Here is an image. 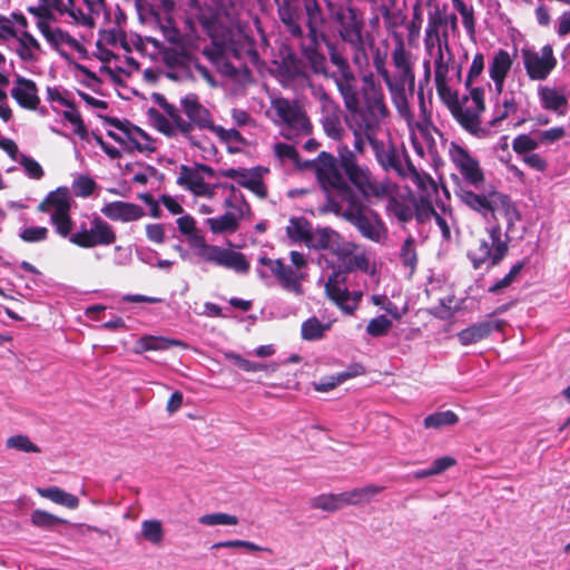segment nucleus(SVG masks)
<instances>
[{
  "mask_svg": "<svg viewBox=\"0 0 570 570\" xmlns=\"http://www.w3.org/2000/svg\"><path fill=\"white\" fill-rule=\"evenodd\" d=\"M318 184L326 194L325 212L341 216L371 242L380 244L387 238V229L380 216L365 207L363 200L336 171L334 160L328 155L322 156Z\"/></svg>",
  "mask_w": 570,
  "mask_h": 570,
  "instance_id": "1",
  "label": "nucleus"
},
{
  "mask_svg": "<svg viewBox=\"0 0 570 570\" xmlns=\"http://www.w3.org/2000/svg\"><path fill=\"white\" fill-rule=\"evenodd\" d=\"M495 210L500 208L507 219V232L502 233L500 224L495 223L487 227L488 238H481L476 247L468 250V258L474 269H480L485 266L490 269L499 265L509 252V236L515 222L520 220L521 215L512 202L511 197L507 194L498 191L494 194Z\"/></svg>",
  "mask_w": 570,
  "mask_h": 570,
  "instance_id": "2",
  "label": "nucleus"
},
{
  "mask_svg": "<svg viewBox=\"0 0 570 570\" xmlns=\"http://www.w3.org/2000/svg\"><path fill=\"white\" fill-rule=\"evenodd\" d=\"M323 155H328L333 158L336 171L362 200L383 198L387 195L389 186L385 183L377 181L373 177L370 168L358 163L354 150H351L348 146L342 144L337 146V158L331 153L321 151L318 156L309 163L317 180Z\"/></svg>",
  "mask_w": 570,
  "mask_h": 570,
  "instance_id": "3",
  "label": "nucleus"
},
{
  "mask_svg": "<svg viewBox=\"0 0 570 570\" xmlns=\"http://www.w3.org/2000/svg\"><path fill=\"white\" fill-rule=\"evenodd\" d=\"M362 97L364 105L360 102L348 111L346 124L352 130L353 136L364 135L368 144L379 140L377 132L381 129L383 119L387 116L389 110L385 105L382 87L373 78V75L363 76Z\"/></svg>",
  "mask_w": 570,
  "mask_h": 570,
  "instance_id": "4",
  "label": "nucleus"
},
{
  "mask_svg": "<svg viewBox=\"0 0 570 570\" xmlns=\"http://www.w3.org/2000/svg\"><path fill=\"white\" fill-rule=\"evenodd\" d=\"M303 17L299 21L301 35L292 33L291 27L282 22L286 31L296 39L304 36V26L307 28V45L301 46V51L305 60L308 62L314 73L327 76V60L323 52L320 51V45L325 43L326 35L321 31L326 22V18L322 8L317 11L311 7H303Z\"/></svg>",
  "mask_w": 570,
  "mask_h": 570,
  "instance_id": "5",
  "label": "nucleus"
},
{
  "mask_svg": "<svg viewBox=\"0 0 570 570\" xmlns=\"http://www.w3.org/2000/svg\"><path fill=\"white\" fill-rule=\"evenodd\" d=\"M326 11L338 38L350 46L354 60L365 56V19L363 12L352 4L334 6L326 1Z\"/></svg>",
  "mask_w": 570,
  "mask_h": 570,
  "instance_id": "6",
  "label": "nucleus"
},
{
  "mask_svg": "<svg viewBox=\"0 0 570 570\" xmlns=\"http://www.w3.org/2000/svg\"><path fill=\"white\" fill-rule=\"evenodd\" d=\"M205 53L210 59H236L239 61V68L247 76L250 75V70L245 66V60L255 61L258 58L254 43L245 36L238 35L234 37L228 28L216 38V41L212 42V47L205 48ZM225 69L226 73L230 76H235L238 72V67L230 62L225 63Z\"/></svg>",
  "mask_w": 570,
  "mask_h": 570,
  "instance_id": "7",
  "label": "nucleus"
},
{
  "mask_svg": "<svg viewBox=\"0 0 570 570\" xmlns=\"http://www.w3.org/2000/svg\"><path fill=\"white\" fill-rule=\"evenodd\" d=\"M484 110V90L481 87L471 88L469 97H464L462 101L454 100L450 105L451 115L456 122L478 138L489 134V129L481 126V115Z\"/></svg>",
  "mask_w": 570,
  "mask_h": 570,
  "instance_id": "8",
  "label": "nucleus"
},
{
  "mask_svg": "<svg viewBox=\"0 0 570 570\" xmlns=\"http://www.w3.org/2000/svg\"><path fill=\"white\" fill-rule=\"evenodd\" d=\"M116 242V233L112 226L94 214L75 226L71 244L80 248H94L109 246Z\"/></svg>",
  "mask_w": 570,
  "mask_h": 570,
  "instance_id": "9",
  "label": "nucleus"
},
{
  "mask_svg": "<svg viewBox=\"0 0 570 570\" xmlns=\"http://www.w3.org/2000/svg\"><path fill=\"white\" fill-rule=\"evenodd\" d=\"M193 248L195 254L205 262L232 269L237 274L249 272L250 264L240 252L206 244L203 238L196 239Z\"/></svg>",
  "mask_w": 570,
  "mask_h": 570,
  "instance_id": "10",
  "label": "nucleus"
},
{
  "mask_svg": "<svg viewBox=\"0 0 570 570\" xmlns=\"http://www.w3.org/2000/svg\"><path fill=\"white\" fill-rule=\"evenodd\" d=\"M375 160L385 173H393L400 178H405L406 168L413 163L404 147L396 146L391 139L372 141L370 145Z\"/></svg>",
  "mask_w": 570,
  "mask_h": 570,
  "instance_id": "11",
  "label": "nucleus"
},
{
  "mask_svg": "<svg viewBox=\"0 0 570 570\" xmlns=\"http://www.w3.org/2000/svg\"><path fill=\"white\" fill-rule=\"evenodd\" d=\"M108 124L117 129L118 132L108 130L107 135L125 149L139 153H154L156 150V141L128 120L109 118Z\"/></svg>",
  "mask_w": 570,
  "mask_h": 570,
  "instance_id": "12",
  "label": "nucleus"
},
{
  "mask_svg": "<svg viewBox=\"0 0 570 570\" xmlns=\"http://www.w3.org/2000/svg\"><path fill=\"white\" fill-rule=\"evenodd\" d=\"M520 52L530 80H546L557 67L558 61L550 43L544 45L540 51L533 47H523Z\"/></svg>",
  "mask_w": 570,
  "mask_h": 570,
  "instance_id": "13",
  "label": "nucleus"
},
{
  "mask_svg": "<svg viewBox=\"0 0 570 570\" xmlns=\"http://www.w3.org/2000/svg\"><path fill=\"white\" fill-rule=\"evenodd\" d=\"M449 156L468 186L474 188L483 186L485 176L480 161L465 147L452 141L449 147Z\"/></svg>",
  "mask_w": 570,
  "mask_h": 570,
  "instance_id": "14",
  "label": "nucleus"
},
{
  "mask_svg": "<svg viewBox=\"0 0 570 570\" xmlns=\"http://www.w3.org/2000/svg\"><path fill=\"white\" fill-rule=\"evenodd\" d=\"M187 10L189 14L187 23L198 22L212 42L216 41L220 33H224L226 27L220 21L218 8L199 0H188Z\"/></svg>",
  "mask_w": 570,
  "mask_h": 570,
  "instance_id": "15",
  "label": "nucleus"
},
{
  "mask_svg": "<svg viewBox=\"0 0 570 570\" xmlns=\"http://www.w3.org/2000/svg\"><path fill=\"white\" fill-rule=\"evenodd\" d=\"M47 100L51 104L53 111L59 114L56 106L65 107L66 110L61 112L62 118L73 127V134L80 139H87L88 129L81 118L80 112L77 110L73 100L70 99V92L61 87H48Z\"/></svg>",
  "mask_w": 570,
  "mask_h": 570,
  "instance_id": "16",
  "label": "nucleus"
},
{
  "mask_svg": "<svg viewBox=\"0 0 570 570\" xmlns=\"http://www.w3.org/2000/svg\"><path fill=\"white\" fill-rule=\"evenodd\" d=\"M325 291L337 307L347 315L354 314L363 295L361 291H348L345 285V274L341 272H333L328 276Z\"/></svg>",
  "mask_w": 570,
  "mask_h": 570,
  "instance_id": "17",
  "label": "nucleus"
},
{
  "mask_svg": "<svg viewBox=\"0 0 570 570\" xmlns=\"http://www.w3.org/2000/svg\"><path fill=\"white\" fill-rule=\"evenodd\" d=\"M384 83L399 115L410 122L413 119V112L409 105V97L415 91V77L390 76Z\"/></svg>",
  "mask_w": 570,
  "mask_h": 570,
  "instance_id": "18",
  "label": "nucleus"
},
{
  "mask_svg": "<svg viewBox=\"0 0 570 570\" xmlns=\"http://www.w3.org/2000/svg\"><path fill=\"white\" fill-rule=\"evenodd\" d=\"M139 19L158 27L163 36L170 42L179 39L180 32L175 24L173 13H160L149 0H134Z\"/></svg>",
  "mask_w": 570,
  "mask_h": 570,
  "instance_id": "19",
  "label": "nucleus"
},
{
  "mask_svg": "<svg viewBox=\"0 0 570 570\" xmlns=\"http://www.w3.org/2000/svg\"><path fill=\"white\" fill-rule=\"evenodd\" d=\"M522 92L507 91L503 94L502 102L497 104L491 127H497L504 119H511L513 127H520L529 119V112L521 107Z\"/></svg>",
  "mask_w": 570,
  "mask_h": 570,
  "instance_id": "20",
  "label": "nucleus"
},
{
  "mask_svg": "<svg viewBox=\"0 0 570 570\" xmlns=\"http://www.w3.org/2000/svg\"><path fill=\"white\" fill-rule=\"evenodd\" d=\"M272 106L281 122L288 130L295 131V134H309L311 122L296 102L286 98H276L273 100Z\"/></svg>",
  "mask_w": 570,
  "mask_h": 570,
  "instance_id": "21",
  "label": "nucleus"
},
{
  "mask_svg": "<svg viewBox=\"0 0 570 570\" xmlns=\"http://www.w3.org/2000/svg\"><path fill=\"white\" fill-rule=\"evenodd\" d=\"M277 14L281 22L291 27L292 33L301 35L299 21L303 17V7H311L314 11L322 8L318 0H276Z\"/></svg>",
  "mask_w": 570,
  "mask_h": 570,
  "instance_id": "22",
  "label": "nucleus"
},
{
  "mask_svg": "<svg viewBox=\"0 0 570 570\" xmlns=\"http://www.w3.org/2000/svg\"><path fill=\"white\" fill-rule=\"evenodd\" d=\"M180 106L190 126V132L194 128L210 130L214 125L210 112L205 108L195 94H188L180 99Z\"/></svg>",
  "mask_w": 570,
  "mask_h": 570,
  "instance_id": "23",
  "label": "nucleus"
},
{
  "mask_svg": "<svg viewBox=\"0 0 570 570\" xmlns=\"http://www.w3.org/2000/svg\"><path fill=\"white\" fill-rule=\"evenodd\" d=\"M504 326L503 320L487 318L461 330L458 333V340L461 345L469 346L487 338L493 332H502Z\"/></svg>",
  "mask_w": 570,
  "mask_h": 570,
  "instance_id": "24",
  "label": "nucleus"
},
{
  "mask_svg": "<svg viewBox=\"0 0 570 570\" xmlns=\"http://www.w3.org/2000/svg\"><path fill=\"white\" fill-rule=\"evenodd\" d=\"M494 194H498L497 190H490L487 194H476L475 191L461 187L456 191V196L460 200L470 209L479 213L484 218L489 216L494 217L495 213V198Z\"/></svg>",
  "mask_w": 570,
  "mask_h": 570,
  "instance_id": "25",
  "label": "nucleus"
},
{
  "mask_svg": "<svg viewBox=\"0 0 570 570\" xmlns=\"http://www.w3.org/2000/svg\"><path fill=\"white\" fill-rule=\"evenodd\" d=\"M199 171H203L207 176L214 175V169L205 164L198 165L197 168L181 165L179 168L177 184L184 186L186 189L193 191L194 194H205L208 189V185L204 181V178L200 176Z\"/></svg>",
  "mask_w": 570,
  "mask_h": 570,
  "instance_id": "26",
  "label": "nucleus"
},
{
  "mask_svg": "<svg viewBox=\"0 0 570 570\" xmlns=\"http://www.w3.org/2000/svg\"><path fill=\"white\" fill-rule=\"evenodd\" d=\"M10 95L23 109L36 110L40 102L36 82L22 76H17L14 79V86L11 88Z\"/></svg>",
  "mask_w": 570,
  "mask_h": 570,
  "instance_id": "27",
  "label": "nucleus"
},
{
  "mask_svg": "<svg viewBox=\"0 0 570 570\" xmlns=\"http://www.w3.org/2000/svg\"><path fill=\"white\" fill-rule=\"evenodd\" d=\"M331 77L341 94L346 109L354 108L360 102L358 79L353 70L333 72Z\"/></svg>",
  "mask_w": 570,
  "mask_h": 570,
  "instance_id": "28",
  "label": "nucleus"
},
{
  "mask_svg": "<svg viewBox=\"0 0 570 570\" xmlns=\"http://www.w3.org/2000/svg\"><path fill=\"white\" fill-rule=\"evenodd\" d=\"M101 213L111 220L135 222L144 216V209L136 204L115 200L107 203Z\"/></svg>",
  "mask_w": 570,
  "mask_h": 570,
  "instance_id": "29",
  "label": "nucleus"
},
{
  "mask_svg": "<svg viewBox=\"0 0 570 570\" xmlns=\"http://www.w3.org/2000/svg\"><path fill=\"white\" fill-rule=\"evenodd\" d=\"M391 60L393 71L390 76L415 77L413 55L406 49L402 39L395 42L391 51Z\"/></svg>",
  "mask_w": 570,
  "mask_h": 570,
  "instance_id": "30",
  "label": "nucleus"
},
{
  "mask_svg": "<svg viewBox=\"0 0 570 570\" xmlns=\"http://www.w3.org/2000/svg\"><path fill=\"white\" fill-rule=\"evenodd\" d=\"M229 210L218 217L208 218V225L214 234L235 233L238 229L239 220L249 215L242 207H227Z\"/></svg>",
  "mask_w": 570,
  "mask_h": 570,
  "instance_id": "31",
  "label": "nucleus"
},
{
  "mask_svg": "<svg viewBox=\"0 0 570 570\" xmlns=\"http://www.w3.org/2000/svg\"><path fill=\"white\" fill-rule=\"evenodd\" d=\"M512 60L510 55L504 49H499L489 67L490 78L494 82L495 91L499 95L502 94L505 77L511 68Z\"/></svg>",
  "mask_w": 570,
  "mask_h": 570,
  "instance_id": "32",
  "label": "nucleus"
},
{
  "mask_svg": "<svg viewBox=\"0 0 570 570\" xmlns=\"http://www.w3.org/2000/svg\"><path fill=\"white\" fill-rule=\"evenodd\" d=\"M307 247L336 253L341 248V236L330 227L312 229Z\"/></svg>",
  "mask_w": 570,
  "mask_h": 570,
  "instance_id": "33",
  "label": "nucleus"
},
{
  "mask_svg": "<svg viewBox=\"0 0 570 570\" xmlns=\"http://www.w3.org/2000/svg\"><path fill=\"white\" fill-rule=\"evenodd\" d=\"M540 106L548 111H553L560 116L566 115L568 99L566 95L554 87L540 86L538 89Z\"/></svg>",
  "mask_w": 570,
  "mask_h": 570,
  "instance_id": "34",
  "label": "nucleus"
},
{
  "mask_svg": "<svg viewBox=\"0 0 570 570\" xmlns=\"http://www.w3.org/2000/svg\"><path fill=\"white\" fill-rule=\"evenodd\" d=\"M404 179H410L416 186L419 197H436L439 194V186L432 176L417 169L414 164L406 168Z\"/></svg>",
  "mask_w": 570,
  "mask_h": 570,
  "instance_id": "35",
  "label": "nucleus"
},
{
  "mask_svg": "<svg viewBox=\"0 0 570 570\" xmlns=\"http://www.w3.org/2000/svg\"><path fill=\"white\" fill-rule=\"evenodd\" d=\"M454 62L448 39V32L443 31V43L438 48L434 60V82L449 81L450 65Z\"/></svg>",
  "mask_w": 570,
  "mask_h": 570,
  "instance_id": "36",
  "label": "nucleus"
},
{
  "mask_svg": "<svg viewBox=\"0 0 570 570\" xmlns=\"http://www.w3.org/2000/svg\"><path fill=\"white\" fill-rule=\"evenodd\" d=\"M39 209L49 215H60L70 213L69 194L63 188H58L48 194L45 200L39 205Z\"/></svg>",
  "mask_w": 570,
  "mask_h": 570,
  "instance_id": "37",
  "label": "nucleus"
},
{
  "mask_svg": "<svg viewBox=\"0 0 570 570\" xmlns=\"http://www.w3.org/2000/svg\"><path fill=\"white\" fill-rule=\"evenodd\" d=\"M18 46L16 53L23 62H36L39 59L41 52V46L39 41L27 30H22L20 35L17 33Z\"/></svg>",
  "mask_w": 570,
  "mask_h": 570,
  "instance_id": "38",
  "label": "nucleus"
},
{
  "mask_svg": "<svg viewBox=\"0 0 570 570\" xmlns=\"http://www.w3.org/2000/svg\"><path fill=\"white\" fill-rule=\"evenodd\" d=\"M384 487L368 484L362 488H355L351 491L341 493L342 503L344 505H356L370 502L376 494L381 493Z\"/></svg>",
  "mask_w": 570,
  "mask_h": 570,
  "instance_id": "39",
  "label": "nucleus"
},
{
  "mask_svg": "<svg viewBox=\"0 0 570 570\" xmlns=\"http://www.w3.org/2000/svg\"><path fill=\"white\" fill-rule=\"evenodd\" d=\"M275 278L284 289L296 295H301L303 293L301 284L302 275L293 267L286 266L284 263H282L281 271L277 273Z\"/></svg>",
  "mask_w": 570,
  "mask_h": 570,
  "instance_id": "40",
  "label": "nucleus"
},
{
  "mask_svg": "<svg viewBox=\"0 0 570 570\" xmlns=\"http://www.w3.org/2000/svg\"><path fill=\"white\" fill-rule=\"evenodd\" d=\"M38 493L57 504L67 507L69 509H77L79 505V499L69 492L58 488V487H48L43 489H38Z\"/></svg>",
  "mask_w": 570,
  "mask_h": 570,
  "instance_id": "41",
  "label": "nucleus"
},
{
  "mask_svg": "<svg viewBox=\"0 0 570 570\" xmlns=\"http://www.w3.org/2000/svg\"><path fill=\"white\" fill-rule=\"evenodd\" d=\"M413 205L414 199H401L392 196L387 200L386 208L399 222L409 223L414 216Z\"/></svg>",
  "mask_w": 570,
  "mask_h": 570,
  "instance_id": "42",
  "label": "nucleus"
},
{
  "mask_svg": "<svg viewBox=\"0 0 570 570\" xmlns=\"http://www.w3.org/2000/svg\"><path fill=\"white\" fill-rule=\"evenodd\" d=\"M178 340L166 338L163 336H142L138 340L136 345V353L146 351H165L171 346H178Z\"/></svg>",
  "mask_w": 570,
  "mask_h": 570,
  "instance_id": "43",
  "label": "nucleus"
},
{
  "mask_svg": "<svg viewBox=\"0 0 570 570\" xmlns=\"http://www.w3.org/2000/svg\"><path fill=\"white\" fill-rule=\"evenodd\" d=\"M443 21V16L438 11L429 14L424 37L426 47H434L435 45L439 47L440 43H443V36L440 35V28L444 26Z\"/></svg>",
  "mask_w": 570,
  "mask_h": 570,
  "instance_id": "44",
  "label": "nucleus"
},
{
  "mask_svg": "<svg viewBox=\"0 0 570 570\" xmlns=\"http://www.w3.org/2000/svg\"><path fill=\"white\" fill-rule=\"evenodd\" d=\"M312 228L307 219L303 217H292L286 227V234L293 242L304 243L307 246Z\"/></svg>",
  "mask_w": 570,
  "mask_h": 570,
  "instance_id": "45",
  "label": "nucleus"
},
{
  "mask_svg": "<svg viewBox=\"0 0 570 570\" xmlns=\"http://www.w3.org/2000/svg\"><path fill=\"white\" fill-rule=\"evenodd\" d=\"M400 261L402 266L407 271L409 277H411L417 265V253L415 248V240L412 236H409L403 242L400 254Z\"/></svg>",
  "mask_w": 570,
  "mask_h": 570,
  "instance_id": "46",
  "label": "nucleus"
},
{
  "mask_svg": "<svg viewBox=\"0 0 570 570\" xmlns=\"http://www.w3.org/2000/svg\"><path fill=\"white\" fill-rule=\"evenodd\" d=\"M50 225L53 227L55 233L63 239L71 242L76 223L72 222L70 213L60 215H51L49 218Z\"/></svg>",
  "mask_w": 570,
  "mask_h": 570,
  "instance_id": "47",
  "label": "nucleus"
},
{
  "mask_svg": "<svg viewBox=\"0 0 570 570\" xmlns=\"http://www.w3.org/2000/svg\"><path fill=\"white\" fill-rule=\"evenodd\" d=\"M228 360L238 368L245 372H275L277 365L275 363H263V362H253L239 354L230 353L227 355Z\"/></svg>",
  "mask_w": 570,
  "mask_h": 570,
  "instance_id": "48",
  "label": "nucleus"
},
{
  "mask_svg": "<svg viewBox=\"0 0 570 570\" xmlns=\"http://www.w3.org/2000/svg\"><path fill=\"white\" fill-rule=\"evenodd\" d=\"M31 523L42 530L52 531L59 524H67L68 521L45 510L37 509L30 515Z\"/></svg>",
  "mask_w": 570,
  "mask_h": 570,
  "instance_id": "49",
  "label": "nucleus"
},
{
  "mask_svg": "<svg viewBox=\"0 0 570 570\" xmlns=\"http://www.w3.org/2000/svg\"><path fill=\"white\" fill-rule=\"evenodd\" d=\"M282 263L283 261L279 258L272 259L266 254H263L258 257L256 273L262 281H271L279 273Z\"/></svg>",
  "mask_w": 570,
  "mask_h": 570,
  "instance_id": "50",
  "label": "nucleus"
},
{
  "mask_svg": "<svg viewBox=\"0 0 570 570\" xmlns=\"http://www.w3.org/2000/svg\"><path fill=\"white\" fill-rule=\"evenodd\" d=\"M267 171V168L263 166H256V170H254L248 179L246 178V180L242 183V187L248 189L261 199H265L268 193L263 181V174Z\"/></svg>",
  "mask_w": 570,
  "mask_h": 570,
  "instance_id": "51",
  "label": "nucleus"
},
{
  "mask_svg": "<svg viewBox=\"0 0 570 570\" xmlns=\"http://www.w3.org/2000/svg\"><path fill=\"white\" fill-rule=\"evenodd\" d=\"M459 416L451 410L434 412L424 417L425 429H441L443 426H450L456 424Z\"/></svg>",
  "mask_w": 570,
  "mask_h": 570,
  "instance_id": "52",
  "label": "nucleus"
},
{
  "mask_svg": "<svg viewBox=\"0 0 570 570\" xmlns=\"http://www.w3.org/2000/svg\"><path fill=\"white\" fill-rule=\"evenodd\" d=\"M321 124L324 132L334 140H340L344 134L340 116L336 112H327L322 116Z\"/></svg>",
  "mask_w": 570,
  "mask_h": 570,
  "instance_id": "53",
  "label": "nucleus"
},
{
  "mask_svg": "<svg viewBox=\"0 0 570 570\" xmlns=\"http://www.w3.org/2000/svg\"><path fill=\"white\" fill-rule=\"evenodd\" d=\"M311 507L313 509H320L323 511H336L343 508L341 493L338 494H320L311 500Z\"/></svg>",
  "mask_w": 570,
  "mask_h": 570,
  "instance_id": "54",
  "label": "nucleus"
},
{
  "mask_svg": "<svg viewBox=\"0 0 570 570\" xmlns=\"http://www.w3.org/2000/svg\"><path fill=\"white\" fill-rule=\"evenodd\" d=\"M434 197H419V199H414L413 210L416 222L419 224H423L428 222L431 217L435 218V214H438L432 205Z\"/></svg>",
  "mask_w": 570,
  "mask_h": 570,
  "instance_id": "55",
  "label": "nucleus"
},
{
  "mask_svg": "<svg viewBox=\"0 0 570 570\" xmlns=\"http://www.w3.org/2000/svg\"><path fill=\"white\" fill-rule=\"evenodd\" d=\"M28 13L32 16L35 19L37 29L39 32L45 30L47 27L57 21V17L55 13L49 12L46 8H43L40 3L37 6H29L27 8Z\"/></svg>",
  "mask_w": 570,
  "mask_h": 570,
  "instance_id": "56",
  "label": "nucleus"
},
{
  "mask_svg": "<svg viewBox=\"0 0 570 570\" xmlns=\"http://www.w3.org/2000/svg\"><path fill=\"white\" fill-rule=\"evenodd\" d=\"M327 325H324L317 317H309L302 324V337L306 341H316L323 337Z\"/></svg>",
  "mask_w": 570,
  "mask_h": 570,
  "instance_id": "57",
  "label": "nucleus"
},
{
  "mask_svg": "<svg viewBox=\"0 0 570 570\" xmlns=\"http://www.w3.org/2000/svg\"><path fill=\"white\" fill-rule=\"evenodd\" d=\"M40 33L52 49H58L60 46L69 45L72 41V37L68 32H65L59 27H51V24Z\"/></svg>",
  "mask_w": 570,
  "mask_h": 570,
  "instance_id": "58",
  "label": "nucleus"
},
{
  "mask_svg": "<svg viewBox=\"0 0 570 570\" xmlns=\"http://www.w3.org/2000/svg\"><path fill=\"white\" fill-rule=\"evenodd\" d=\"M7 449H14L24 453H40V448L24 434L12 435L6 441Z\"/></svg>",
  "mask_w": 570,
  "mask_h": 570,
  "instance_id": "59",
  "label": "nucleus"
},
{
  "mask_svg": "<svg viewBox=\"0 0 570 570\" xmlns=\"http://www.w3.org/2000/svg\"><path fill=\"white\" fill-rule=\"evenodd\" d=\"M538 137L533 138L529 134H520L512 140V149L519 156L532 154L539 147Z\"/></svg>",
  "mask_w": 570,
  "mask_h": 570,
  "instance_id": "60",
  "label": "nucleus"
},
{
  "mask_svg": "<svg viewBox=\"0 0 570 570\" xmlns=\"http://www.w3.org/2000/svg\"><path fill=\"white\" fill-rule=\"evenodd\" d=\"M220 186L229 191V196L224 200L225 207H242L243 209H246L247 213H250L249 204L246 202L245 196L240 190L229 183L220 184Z\"/></svg>",
  "mask_w": 570,
  "mask_h": 570,
  "instance_id": "61",
  "label": "nucleus"
},
{
  "mask_svg": "<svg viewBox=\"0 0 570 570\" xmlns=\"http://www.w3.org/2000/svg\"><path fill=\"white\" fill-rule=\"evenodd\" d=\"M199 523L203 525H236L238 523V518L233 514L216 512L204 514L198 519Z\"/></svg>",
  "mask_w": 570,
  "mask_h": 570,
  "instance_id": "62",
  "label": "nucleus"
},
{
  "mask_svg": "<svg viewBox=\"0 0 570 570\" xmlns=\"http://www.w3.org/2000/svg\"><path fill=\"white\" fill-rule=\"evenodd\" d=\"M392 327V321L382 314L372 318L367 326L366 333L372 337H381L389 333Z\"/></svg>",
  "mask_w": 570,
  "mask_h": 570,
  "instance_id": "63",
  "label": "nucleus"
},
{
  "mask_svg": "<svg viewBox=\"0 0 570 570\" xmlns=\"http://www.w3.org/2000/svg\"><path fill=\"white\" fill-rule=\"evenodd\" d=\"M17 163L22 166L24 174L30 178L35 180H39L43 177L45 171L41 167V165L33 159L31 156H28L26 154H21Z\"/></svg>",
  "mask_w": 570,
  "mask_h": 570,
  "instance_id": "64",
  "label": "nucleus"
}]
</instances>
